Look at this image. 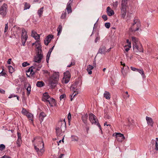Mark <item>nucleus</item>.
Returning <instances> with one entry per match:
<instances>
[{
	"mask_svg": "<svg viewBox=\"0 0 158 158\" xmlns=\"http://www.w3.org/2000/svg\"><path fill=\"white\" fill-rule=\"evenodd\" d=\"M32 142L34 145V148L39 147L41 148L42 147L44 148V143L43 140L41 138L39 137H37L34 138L32 140Z\"/></svg>",
	"mask_w": 158,
	"mask_h": 158,
	"instance_id": "nucleus-4",
	"label": "nucleus"
},
{
	"mask_svg": "<svg viewBox=\"0 0 158 158\" xmlns=\"http://www.w3.org/2000/svg\"><path fill=\"white\" fill-rule=\"evenodd\" d=\"M131 70H132L133 71H137L138 69L135 68L133 67H131Z\"/></svg>",
	"mask_w": 158,
	"mask_h": 158,
	"instance_id": "nucleus-53",
	"label": "nucleus"
},
{
	"mask_svg": "<svg viewBox=\"0 0 158 158\" xmlns=\"http://www.w3.org/2000/svg\"><path fill=\"white\" fill-rule=\"evenodd\" d=\"M42 100L44 102H48L51 107H52L56 104L55 99L53 98L50 97L48 94L47 92L43 94Z\"/></svg>",
	"mask_w": 158,
	"mask_h": 158,
	"instance_id": "nucleus-3",
	"label": "nucleus"
},
{
	"mask_svg": "<svg viewBox=\"0 0 158 158\" xmlns=\"http://www.w3.org/2000/svg\"><path fill=\"white\" fill-rule=\"evenodd\" d=\"M71 90L72 91L74 92L73 93H74V94H75L76 92H78L77 89L73 86L71 87Z\"/></svg>",
	"mask_w": 158,
	"mask_h": 158,
	"instance_id": "nucleus-39",
	"label": "nucleus"
},
{
	"mask_svg": "<svg viewBox=\"0 0 158 158\" xmlns=\"http://www.w3.org/2000/svg\"><path fill=\"white\" fill-rule=\"evenodd\" d=\"M22 113L24 115H26L28 113L26 109L23 108Z\"/></svg>",
	"mask_w": 158,
	"mask_h": 158,
	"instance_id": "nucleus-35",
	"label": "nucleus"
},
{
	"mask_svg": "<svg viewBox=\"0 0 158 158\" xmlns=\"http://www.w3.org/2000/svg\"><path fill=\"white\" fill-rule=\"evenodd\" d=\"M66 124L64 121H61L58 123V125L56 128V133L57 136L63 135L65 130Z\"/></svg>",
	"mask_w": 158,
	"mask_h": 158,
	"instance_id": "nucleus-1",
	"label": "nucleus"
},
{
	"mask_svg": "<svg viewBox=\"0 0 158 158\" xmlns=\"http://www.w3.org/2000/svg\"><path fill=\"white\" fill-rule=\"evenodd\" d=\"M118 2H115L113 3V6L114 8H116L118 5Z\"/></svg>",
	"mask_w": 158,
	"mask_h": 158,
	"instance_id": "nucleus-48",
	"label": "nucleus"
},
{
	"mask_svg": "<svg viewBox=\"0 0 158 158\" xmlns=\"http://www.w3.org/2000/svg\"><path fill=\"white\" fill-rule=\"evenodd\" d=\"M34 148L39 156H42L43 154L45 151V149H44V148H43L42 147H41V148L37 147Z\"/></svg>",
	"mask_w": 158,
	"mask_h": 158,
	"instance_id": "nucleus-15",
	"label": "nucleus"
},
{
	"mask_svg": "<svg viewBox=\"0 0 158 158\" xmlns=\"http://www.w3.org/2000/svg\"><path fill=\"white\" fill-rule=\"evenodd\" d=\"M1 158H11L10 157L6 155H4L3 156H2L1 157Z\"/></svg>",
	"mask_w": 158,
	"mask_h": 158,
	"instance_id": "nucleus-55",
	"label": "nucleus"
},
{
	"mask_svg": "<svg viewBox=\"0 0 158 158\" xmlns=\"http://www.w3.org/2000/svg\"><path fill=\"white\" fill-rule=\"evenodd\" d=\"M52 48H51L49 50V52H51H51H52Z\"/></svg>",
	"mask_w": 158,
	"mask_h": 158,
	"instance_id": "nucleus-64",
	"label": "nucleus"
},
{
	"mask_svg": "<svg viewBox=\"0 0 158 158\" xmlns=\"http://www.w3.org/2000/svg\"><path fill=\"white\" fill-rule=\"evenodd\" d=\"M155 149L157 151L158 150V138H156Z\"/></svg>",
	"mask_w": 158,
	"mask_h": 158,
	"instance_id": "nucleus-34",
	"label": "nucleus"
},
{
	"mask_svg": "<svg viewBox=\"0 0 158 158\" xmlns=\"http://www.w3.org/2000/svg\"><path fill=\"white\" fill-rule=\"evenodd\" d=\"M46 114L44 112L41 113L39 115V118L40 120H41V122L43 121L44 118L46 116Z\"/></svg>",
	"mask_w": 158,
	"mask_h": 158,
	"instance_id": "nucleus-25",
	"label": "nucleus"
},
{
	"mask_svg": "<svg viewBox=\"0 0 158 158\" xmlns=\"http://www.w3.org/2000/svg\"><path fill=\"white\" fill-rule=\"evenodd\" d=\"M106 12L107 15L109 16H112L114 14V11L112 10L109 6H108L107 8Z\"/></svg>",
	"mask_w": 158,
	"mask_h": 158,
	"instance_id": "nucleus-21",
	"label": "nucleus"
},
{
	"mask_svg": "<svg viewBox=\"0 0 158 158\" xmlns=\"http://www.w3.org/2000/svg\"><path fill=\"white\" fill-rule=\"evenodd\" d=\"M6 75V73L3 71V69L2 71L0 73V76H5Z\"/></svg>",
	"mask_w": 158,
	"mask_h": 158,
	"instance_id": "nucleus-43",
	"label": "nucleus"
},
{
	"mask_svg": "<svg viewBox=\"0 0 158 158\" xmlns=\"http://www.w3.org/2000/svg\"><path fill=\"white\" fill-rule=\"evenodd\" d=\"M78 94V92H76L75 94H74V93H73L72 95H70V96H71L70 100L71 101L73 100V98L74 97V96Z\"/></svg>",
	"mask_w": 158,
	"mask_h": 158,
	"instance_id": "nucleus-44",
	"label": "nucleus"
},
{
	"mask_svg": "<svg viewBox=\"0 0 158 158\" xmlns=\"http://www.w3.org/2000/svg\"><path fill=\"white\" fill-rule=\"evenodd\" d=\"M43 58V55L41 53H37L34 58V62L37 63H40Z\"/></svg>",
	"mask_w": 158,
	"mask_h": 158,
	"instance_id": "nucleus-13",
	"label": "nucleus"
},
{
	"mask_svg": "<svg viewBox=\"0 0 158 158\" xmlns=\"http://www.w3.org/2000/svg\"><path fill=\"white\" fill-rule=\"evenodd\" d=\"M89 120L92 124L97 125L101 130V132L102 133V130L101 125L98 123V120L97 119L96 116L93 114L90 113L89 114Z\"/></svg>",
	"mask_w": 158,
	"mask_h": 158,
	"instance_id": "nucleus-8",
	"label": "nucleus"
},
{
	"mask_svg": "<svg viewBox=\"0 0 158 158\" xmlns=\"http://www.w3.org/2000/svg\"><path fill=\"white\" fill-rule=\"evenodd\" d=\"M21 143V139H18L16 142V143L17 145L19 147L20 146Z\"/></svg>",
	"mask_w": 158,
	"mask_h": 158,
	"instance_id": "nucleus-38",
	"label": "nucleus"
},
{
	"mask_svg": "<svg viewBox=\"0 0 158 158\" xmlns=\"http://www.w3.org/2000/svg\"><path fill=\"white\" fill-rule=\"evenodd\" d=\"M26 116L30 120L32 121H33V114L29 112Z\"/></svg>",
	"mask_w": 158,
	"mask_h": 158,
	"instance_id": "nucleus-26",
	"label": "nucleus"
},
{
	"mask_svg": "<svg viewBox=\"0 0 158 158\" xmlns=\"http://www.w3.org/2000/svg\"><path fill=\"white\" fill-rule=\"evenodd\" d=\"M64 76L62 79V82L63 83L67 84L69 81L71 75L69 72L67 71L64 73Z\"/></svg>",
	"mask_w": 158,
	"mask_h": 158,
	"instance_id": "nucleus-10",
	"label": "nucleus"
},
{
	"mask_svg": "<svg viewBox=\"0 0 158 158\" xmlns=\"http://www.w3.org/2000/svg\"><path fill=\"white\" fill-rule=\"evenodd\" d=\"M74 64H73V62H71V64L69 65H67V67H70L72 65H73Z\"/></svg>",
	"mask_w": 158,
	"mask_h": 158,
	"instance_id": "nucleus-61",
	"label": "nucleus"
},
{
	"mask_svg": "<svg viewBox=\"0 0 158 158\" xmlns=\"http://www.w3.org/2000/svg\"><path fill=\"white\" fill-rule=\"evenodd\" d=\"M54 39V36L53 35L50 34L46 37V40H51Z\"/></svg>",
	"mask_w": 158,
	"mask_h": 158,
	"instance_id": "nucleus-37",
	"label": "nucleus"
},
{
	"mask_svg": "<svg viewBox=\"0 0 158 158\" xmlns=\"http://www.w3.org/2000/svg\"><path fill=\"white\" fill-rule=\"evenodd\" d=\"M32 45H35V47L36 49V51L37 53H41V46L39 40H38L36 41L35 43H33L32 44Z\"/></svg>",
	"mask_w": 158,
	"mask_h": 158,
	"instance_id": "nucleus-14",
	"label": "nucleus"
},
{
	"mask_svg": "<svg viewBox=\"0 0 158 158\" xmlns=\"http://www.w3.org/2000/svg\"><path fill=\"white\" fill-rule=\"evenodd\" d=\"M8 29V23H7L6 24V25H5V27L4 31V33L6 32L7 31Z\"/></svg>",
	"mask_w": 158,
	"mask_h": 158,
	"instance_id": "nucleus-46",
	"label": "nucleus"
},
{
	"mask_svg": "<svg viewBox=\"0 0 158 158\" xmlns=\"http://www.w3.org/2000/svg\"><path fill=\"white\" fill-rule=\"evenodd\" d=\"M72 140L73 141L77 142L79 139L76 136L72 135L71 136Z\"/></svg>",
	"mask_w": 158,
	"mask_h": 158,
	"instance_id": "nucleus-29",
	"label": "nucleus"
},
{
	"mask_svg": "<svg viewBox=\"0 0 158 158\" xmlns=\"http://www.w3.org/2000/svg\"><path fill=\"white\" fill-rule=\"evenodd\" d=\"M27 32L23 28L22 30L21 39L22 40H27Z\"/></svg>",
	"mask_w": 158,
	"mask_h": 158,
	"instance_id": "nucleus-16",
	"label": "nucleus"
},
{
	"mask_svg": "<svg viewBox=\"0 0 158 158\" xmlns=\"http://www.w3.org/2000/svg\"><path fill=\"white\" fill-rule=\"evenodd\" d=\"M66 98V95L64 94H63L60 95V100L63 102H64L65 100V98Z\"/></svg>",
	"mask_w": 158,
	"mask_h": 158,
	"instance_id": "nucleus-32",
	"label": "nucleus"
},
{
	"mask_svg": "<svg viewBox=\"0 0 158 158\" xmlns=\"http://www.w3.org/2000/svg\"><path fill=\"white\" fill-rule=\"evenodd\" d=\"M127 0H122L121 7V16L123 19L125 18L127 13Z\"/></svg>",
	"mask_w": 158,
	"mask_h": 158,
	"instance_id": "nucleus-6",
	"label": "nucleus"
},
{
	"mask_svg": "<svg viewBox=\"0 0 158 158\" xmlns=\"http://www.w3.org/2000/svg\"><path fill=\"white\" fill-rule=\"evenodd\" d=\"M87 115H84L82 117V120L84 123H86V121L87 120Z\"/></svg>",
	"mask_w": 158,
	"mask_h": 158,
	"instance_id": "nucleus-31",
	"label": "nucleus"
},
{
	"mask_svg": "<svg viewBox=\"0 0 158 158\" xmlns=\"http://www.w3.org/2000/svg\"><path fill=\"white\" fill-rule=\"evenodd\" d=\"M17 135H18V139H21V136L20 134L19 133H17Z\"/></svg>",
	"mask_w": 158,
	"mask_h": 158,
	"instance_id": "nucleus-56",
	"label": "nucleus"
},
{
	"mask_svg": "<svg viewBox=\"0 0 158 158\" xmlns=\"http://www.w3.org/2000/svg\"><path fill=\"white\" fill-rule=\"evenodd\" d=\"M135 41L133 43V50L136 52H143V48L142 45L139 44H137L135 41L136 40H134Z\"/></svg>",
	"mask_w": 158,
	"mask_h": 158,
	"instance_id": "nucleus-9",
	"label": "nucleus"
},
{
	"mask_svg": "<svg viewBox=\"0 0 158 158\" xmlns=\"http://www.w3.org/2000/svg\"><path fill=\"white\" fill-rule=\"evenodd\" d=\"M121 64L122 65H123V66L125 65V64L124 63H123L122 62H121Z\"/></svg>",
	"mask_w": 158,
	"mask_h": 158,
	"instance_id": "nucleus-63",
	"label": "nucleus"
},
{
	"mask_svg": "<svg viewBox=\"0 0 158 158\" xmlns=\"http://www.w3.org/2000/svg\"><path fill=\"white\" fill-rule=\"evenodd\" d=\"M64 156V154H62L60 155L59 158H62Z\"/></svg>",
	"mask_w": 158,
	"mask_h": 158,
	"instance_id": "nucleus-62",
	"label": "nucleus"
},
{
	"mask_svg": "<svg viewBox=\"0 0 158 158\" xmlns=\"http://www.w3.org/2000/svg\"><path fill=\"white\" fill-rule=\"evenodd\" d=\"M115 135L116 139L119 142H122L125 139L123 134L121 133H115Z\"/></svg>",
	"mask_w": 158,
	"mask_h": 158,
	"instance_id": "nucleus-12",
	"label": "nucleus"
},
{
	"mask_svg": "<svg viewBox=\"0 0 158 158\" xmlns=\"http://www.w3.org/2000/svg\"><path fill=\"white\" fill-rule=\"evenodd\" d=\"M51 40H44V44L47 45L50 42Z\"/></svg>",
	"mask_w": 158,
	"mask_h": 158,
	"instance_id": "nucleus-50",
	"label": "nucleus"
},
{
	"mask_svg": "<svg viewBox=\"0 0 158 158\" xmlns=\"http://www.w3.org/2000/svg\"><path fill=\"white\" fill-rule=\"evenodd\" d=\"M66 16V13L64 12V13H62L61 16V19H65Z\"/></svg>",
	"mask_w": 158,
	"mask_h": 158,
	"instance_id": "nucleus-45",
	"label": "nucleus"
},
{
	"mask_svg": "<svg viewBox=\"0 0 158 158\" xmlns=\"http://www.w3.org/2000/svg\"><path fill=\"white\" fill-rule=\"evenodd\" d=\"M25 88L27 91V94L28 95H29L31 92V86L29 84H27L25 85Z\"/></svg>",
	"mask_w": 158,
	"mask_h": 158,
	"instance_id": "nucleus-23",
	"label": "nucleus"
},
{
	"mask_svg": "<svg viewBox=\"0 0 158 158\" xmlns=\"http://www.w3.org/2000/svg\"><path fill=\"white\" fill-rule=\"evenodd\" d=\"M130 95L129 94L125 96V98L126 99H127L129 97Z\"/></svg>",
	"mask_w": 158,
	"mask_h": 158,
	"instance_id": "nucleus-60",
	"label": "nucleus"
},
{
	"mask_svg": "<svg viewBox=\"0 0 158 158\" xmlns=\"http://www.w3.org/2000/svg\"><path fill=\"white\" fill-rule=\"evenodd\" d=\"M137 71L141 74L142 76H143V78H144L145 77V75L144 73V72L143 69L141 70H137Z\"/></svg>",
	"mask_w": 158,
	"mask_h": 158,
	"instance_id": "nucleus-36",
	"label": "nucleus"
},
{
	"mask_svg": "<svg viewBox=\"0 0 158 158\" xmlns=\"http://www.w3.org/2000/svg\"><path fill=\"white\" fill-rule=\"evenodd\" d=\"M102 18L105 21H106L107 19V16L106 15H103L102 16Z\"/></svg>",
	"mask_w": 158,
	"mask_h": 158,
	"instance_id": "nucleus-49",
	"label": "nucleus"
},
{
	"mask_svg": "<svg viewBox=\"0 0 158 158\" xmlns=\"http://www.w3.org/2000/svg\"><path fill=\"white\" fill-rule=\"evenodd\" d=\"M8 69L10 73H12L14 71L13 68L10 65H9L8 66Z\"/></svg>",
	"mask_w": 158,
	"mask_h": 158,
	"instance_id": "nucleus-33",
	"label": "nucleus"
},
{
	"mask_svg": "<svg viewBox=\"0 0 158 158\" xmlns=\"http://www.w3.org/2000/svg\"><path fill=\"white\" fill-rule=\"evenodd\" d=\"M104 97L107 99H110V93L107 91H105L104 94Z\"/></svg>",
	"mask_w": 158,
	"mask_h": 158,
	"instance_id": "nucleus-24",
	"label": "nucleus"
},
{
	"mask_svg": "<svg viewBox=\"0 0 158 158\" xmlns=\"http://www.w3.org/2000/svg\"><path fill=\"white\" fill-rule=\"evenodd\" d=\"M68 118L69 121L71 119V116L70 113H69L68 114Z\"/></svg>",
	"mask_w": 158,
	"mask_h": 158,
	"instance_id": "nucleus-51",
	"label": "nucleus"
},
{
	"mask_svg": "<svg viewBox=\"0 0 158 158\" xmlns=\"http://www.w3.org/2000/svg\"><path fill=\"white\" fill-rule=\"evenodd\" d=\"M59 73L58 72H55L52 76L50 77L48 85L51 88H54L56 85L59 77Z\"/></svg>",
	"mask_w": 158,
	"mask_h": 158,
	"instance_id": "nucleus-2",
	"label": "nucleus"
},
{
	"mask_svg": "<svg viewBox=\"0 0 158 158\" xmlns=\"http://www.w3.org/2000/svg\"><path fill=\"white\" fill-rule=\"evenodd\" d=\"M147 124L151 127H153L154 122L152 118L147 116L146 118Z\"/></svg>",
	"mask_w": 158,
	"mask_h": 158,
	"instance_id": "nucleus-20",
	"label": "nucleus"
},
{
	"mask_svg": "<svg viewBox=\"0 0 158 158\" xmlns=\"http://www.w3.org/2000/svg\"><path fill=\"white\" fill-rule=\"evenodd\" d=\"M51 52H50L48 51V53L47 55V57L48 58H49L50 55H51Z\"/></svg>",
	"mask_w": 158,
	"mask_h": 158,
	"instance_id": "nucleus-57",
	"label": "nucleus"
},
{
	"mask_svg": "<svg viewBox=\"0 0 158 158\" xmlns=\"http://www.w3.org/2000/svg\"><path fill=\"white\" fill-rule=\"evenodd\" d=\"M30 5L29 4L27 3H26L25 5V7H24V10H27V9H28L30 7Z\"/></svg>",
	"mask_w": 158,
	"mask_h": 158,
	"instance_id": "nucleus-40",
	"label": "nucleus"
},
{
	"mask_svg": "<svg viewBox=\"0 0 158 158\" xmlns=\"http://www.w3.org/2000/svg\"><path fill=\"white\" fill-rule=\"evenodd\" d=\"M105 26L107 28H109L110 27V23H107L105 24Z\"/></svg>",
	"mask_w": 158,
	"mask_h": 158,
	"instance_id": "nucleus-47",
	"label": "nucleus"
},
{
	"mask_svg": "<svg viewBox=\"0 0 158 158\" xmlns=\"http://www.w3.org/2000/svg\"><path fill=\"white\" fill-rule=\"evenodd\" d=\"M72 2V0H70L67 4L66 9L67 10V11L68 13H70L72 12L71 7V4Z\"/></svg>",
	"mask_w": 158,
	"mask_h": 158,
	"instance_id": "nucleus-17",
	"label": "nucleus"
},
{
	"mask_svg": "<svg viewBox=\"0 0 158 158\" xmlns=\"http://www.w3.org/2000/svg\"><path fill=\"white\" fill-rule=\"evenodd\" d=\"M5 93V90L2 89H0V93L2 94H4Z\"/></svg>",
	"mask_w": 158,
	"mask_h": 158,
	"instance_id": "nucleus-54",
	"label": "nucleus"
},
{
	"mask_svg": "<svg viewBox=\"0 0 158 158\" xmlns=\"http://www.w3.org/2000/svg\"><path fill=\"white\" fill-rule=\"evenodd\" d=\"M94 67L92 65L89 64L87 67L86 70L89 74L91 75L92 74V70L93 69Z\"/></svg>",
	"mask_w": 158,
	"mask_h": 158,
	"instance_id": "nucleus-22",
	"label": "nucleus"
},
{
	"mask_svg": "<svg viewBox=\"0 0 158 158\" xmlns=\"http://www.w3.org/2000/svg\"><path fill=\"white\" fill-rule=\"evenodd\" d=\"M42 65L40 63H37L34 62V63L33 66L30 67L27 72L26 75L27 76L29 77L30 75H28V73H30V74L32 73L33 74L34 72H33V69L35 70H39L42 67Z\"/></svg>",
	"mask_w": 158,
	"mask_h": 158,
	"instance_id": "nucleus-5",
	"label": "nucleus"
},
{
	"mask_svg": "<svg viewBox=\"0 0 158 158\" xmlns=\"http://www.w3.org/2000/svg\"><path fill=\"white\" fill-rule=\"evenodd\" d=\"M26 40H22V45L23 46H25V43H26Z\"/></svg>",
	"mask_w": 158,
	"mask_h": 158,
	"instance_id": "nucleus-58",
	"label": "nucleus"
},
{
	"mask_svg": "<svg viewBox=\"0 0 158 158\" xmlns=\"http://www.w3.org/2000/svg\"><path fill=\"white\" fill-rule=\"evenodd\" d=\"M127 43L128 44L126 45L124 47L125 51L128 52L131 47V40H127Z\"/></svg>",
	"mask_w": 158,
	"mask_h": 158,
	"instance_id": "nucleus-18",
	"label": "nucleus"
},
{
	"mask_svg": "<svg viewBox=\"0 0 158 158\" xmlns=\"http://www.w3.org/2000/svg\"><path fill=\"white\" fill-rule=\"evenodd\" d=\"M7 6L4 4L0 8V14L3 16H5L7 12Z\"/></svg>",
	"mask_w": 158,
	"mask_h": 158,
	"instance_id": "nucleus-11",
	"label": "nucleus"
},
{
	"mask_svg": "<svg viewBox=\"0 0 158 158\" xmlns=\"http://www.w3.org/2000/svg\"><path fill=\"white\" fill-rule=\"evenodd\" d=\"M16 96V95H15L14 94H12L10 95V96L8 97V98H11L13 97H15Z\"/></svg>",
	"mask_w": 158,
	"mask_h": 158,
	"instance_id": "nucleus-52",
	"label": "nucleus"
},
{
	"mask_svg": "<svg viewBox=\"0 0 158 158\" xmlns=\"http://www.w3.org/2000/svg\"><path fill=\"white\" fill-rule=\"evenodd\" d=\"M62 29V27L61 25H59L57 29V31L58 32L57 35H59L60 34Z\"/></svg>",
	"mask_w": 158,
	"mask_h": 158,
	"instance_id": "nucleus-28",
	"label": "nucleus"
},
{
	"mask_svg": "<svg viewBox=\"0 0 158 158\" xmlns=\"http://www.w3.org/2000/svg\"><path fill=\"white\" fill-rule=\"evenodd\" d=\"M141 24L140 22L137 20H134L131 27L129 29L130 31L134 32L138 31L140 27Z\"/></svg>",
	"mask_w": 158,
	"mask_h": 158,
	"instance_id": "nucleus-7",
	"label": "nucleus"
},
{
	"mask_svg": "<svg viewBox=\"0 0 158 158\" xmlns=\"http://www.w3.org/2000/svg\"><path fill=\"white\" fill-rule=\"evenodd\" d=\"M44 7H42L40 8L38 10V14L40 17H41L43 12Z\"/></svg>",
	"mask_w": 158,
	"mask_h": 158,
	"instance_id": "nucleus-30",
	"label": "nucleus"
},
{
	"mask_svg": "<svg viewBox=\"0 0 158 158\" xmlns=\"http://www.w3.org/2000/svg\"><path fill=\"white\" fill-rule=\"evenodd\" d=\"M11 59H9L8 60V61H7V63L8 64H11Z\"/></svg>",
	"mask_w": 158,
	"mask_h": 158,
	"instance_id": "nucleus-59",
	"label": "nucleus"
},
{
	"mask_svg": "<svg viewBox=\"0 0 158 158\" xmlns=\"http://www.w3.org/2000/svg\"><path fill=\"white\" fill-rule=\"evenodd\" d=\"M31 36L35 40H39L40 38V35L38 34L36 32L33 30L32 31Z\"/></svg>",
	"mask_w": 158,
	"mask_h": 158,
	"instance_id": "nucleus-19",
	"label": "nucleus"
},
{
	"mask_svg": "<svg viewBox=\"0 0 158 158\" xmlns=\"http://www.w3.org/2000/svg\"><path fill=\"white\" fill-rule=\"evenodd\" d=\"M29 65L30 64L28 63L27 62H24L22 64V66L24 67H26L27 66Z\"/></svg>",
	"mask_w": 158,
	"mask_h": 158,
	"instance_id": "nucleus-41",
	"label": "nucleus"
},
{
	"mask_svg": "<svg viewBox=\"0 0 158 158\" xmlns=\"http://www.w3.org/2000/svg\"><path fill=\"white\" fill-rule=\"evenodd\" d=\"M5 148V145L3 144H1L0 145V150L2 151Z\"/></svg>",
	"mask_w": 158,
	"mask_h": 158,
	"instance_id": "nucleus-42",
	"label": "nucleus"
},
{
	"mask_svg": "<svg viewBox=\"0 0 158 158\" xmlns=\"http://www.w3.org/2000/svg\"><path fill=\"white\" fill-rule=\"evenodd\" d=\"M44 85V83L42 81H38L36 83V85L37 87H41Z\"/></svg>",
	"mask_w": 158,
	"mask_h": 158,
	"instance_id": "nucleus-27",
	"label": "nucleus"
}]
</instances>
